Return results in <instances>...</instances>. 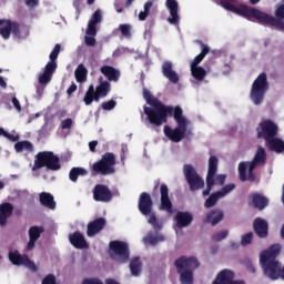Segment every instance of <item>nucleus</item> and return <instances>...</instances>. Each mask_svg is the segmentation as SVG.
<instances>
[{
  "label": "nucleus",
  "instance_id": "obj_7",
  "mask_svg": "<svg viewBox=\"0 0 284 284\" xmlns=\"http://www.w3.org/2000/svg\"><path fill=\"white\" fill-rule=\"evenodd\" d=\"M47 168L51 172H58L61 170V160L52 151H41L36 155L32 171L42 170Z\"/></svg>",
  "mask_w": 284,
  "mask_h": 284
},
{
  "label": "nucleus",
  "instance_id": "obj_38",
  "mask_svg": "<svg viewBox=\"0 0 284 284\" xmlns=\"http://www.w3.org/2000/svg\"><path fill=\"white\" fill-rule=\"evenodd\" d=\"M43 232H45V229H43V226H31L29 229V239H31L33 241H39V239H41V234H43Z\"/></svg>",
  "mask_w": 284,
  "mask_h": 284
},
{
  "label": "nucleus",
  "instance_id": "obj_40",
  "mask_svg": "<svg viewBox=\"0 0 284 284\" xmlns=\"http://www.w3.org/2000/svg\"><path fill=\"white\" fill-rule=\"evenodd\" d=\"M222 199V196L219 194V191L215 193H212L209 199L204 203V207L210 210V207H214L219 203V200Z\"/></svg>",
  "mask_w": 284,
  "mask_h": 284
},
{
  "label": "nucleus",
  "instance_id": "obj_48",
  "mask_svg": "<svg viewBox=\"0 0 284 284\" xmlns=\"http://www.w3.org/2000/svg\"><path fill=\"white\" fill-rule=\"evenodd\" d=\"M101 108L102 110H105V111L114 110L116 108V101L115 100L104 101L102 102Z\"/></svg>",
  "mask_w": 284,
  "mask_h": 284
},
{
  "label": "nucleus",
  "instance_id": "obj_3",
  "mask_svg": "<svg viewBox=\"0 0 284 284\" xmlns=\"http://www.w3.org/2000/svg\"><path fill=\"white\" fill-rule=\"evenodd\" d=\"M265 161H267V152L265 151V148L258 146L252 161L239 163L237 172L240 181L242 183H245V181L254 183V181H256V173H254V170L261 165H265Z\"/></svg>",
  "mask_w": 284,
  "mask_h": 284
},
{
  "label": "nucleus",
  "instance_id": "obj_11",
  "mask_svg": "<svg viewBox=\"0 0 284 284\" xmlns=\"http://www.w3.org/2000/svg\"><path fill=\"white\" fill-rule=\"evenodd\" d=\"M257 139H264L266 143L278 134V125L272 120L262 121L256 128Z\"/></svg>",
  "mask_w": 284,
  "mask_h": 284
},
{
  "label": "nucleus",
  "instance_id": "obj_27",
  "mask_svg": "<svg viewBox=\"0 0 284 284\" xmlns=\"http://www.w3.org/2000/svg\"><path fill=\"white\" fill-rule=\"evenodd\" d=\"M14 206L11 203H3L0 205V225L3 226L8 223V219L12 216Z\"/></svg>",
  "mask_w": 284,
  "mask_h": 284
},
{
  "label": "nucleus",
  "instance_id": "obj_12",
  "mask_svg": "<svg viewBox=\"0 0 284 284\" xmlns=\"http://www.w3.org/2000/svg\"><path fill=\"white\" fill-rule=\"evenodd\" d=\"M21 37V23L12 20L0 19V36L7 41L10 36Z\"/></svg>",
  "mask_w": 284,
  "mask_h": 284
},
{
  "label": "nucleus",
  "instance_id": "obj_30",
  "mask_svg": "<svg viewBox=\"0 0 284 284\" xmlns=\"http://www.w3.org/2000/svg\"><path fill=\"white\" fill-rule=\"evenodd\" d=\"M112 90V84H110L109 81H103L100 79V84L95 88V94L98 95V99H105L108 94H110V91Z\"/></svg>",
  "mask_w": 284,
  "mask_h": 284
},
{
  "label": "nucleus",
  "instance_id": "obj_47",
  "mask_svg": "<svg viewBox=\"0 0 284 284\" xmlns=\"http://www.w3.org/2000/svg\"><path fill=\"white\" fill-rule=\"evenodd\" d=\"M44 72L52 77L57 72V62L49 61L44 67Z\"/></svg>",
  "mask_w": 284,
  "mask_h": 284
},
{
  "label": "nucleus",
  "instance_id": "obj_58",
  "mask_svg": "<svg viewBox=\"0 0 284 284\" xmlns=\"http://www.w3.org/2000/svg\"><path fill=\"white\" fill-rule=\"evenodd\" d=\"M77 90V83L72 82L71 85L67 90V94L70 97L74 94V91Z\"/></svg>",
  "mask_w": 284,
  "mask_h": 284
},
{
  "label": "nucleus",
  "instance_id": "obj_64",
  "mask_svg": "<svg viewBox=\"0 0 284 284\" xmlns=\"http://www.w3.org/2000/svg\"><path fill=\"white\" fill-rule=\"evenodd\" d=\"M105 284H121V283H119L116 280H114V278H106L105 280Z\"/></svg>",
  "mask_w": 284,
  "mask_h": 284
},
{
  "label": "nucleus",
  "instance_id": "obj_59",
  "mask_svg": "<svg viewBox=\"0 0 284 284\" xmlns=\"http://www.w3.org/2000/svg\"><path fill=\"white\" fill-rule=\"evenodd\" d=\"M36 243H37V240L29 239V242L27 244V251L30 252V251L34 250Z\"/></svg>",
  "mask_w": 284,
  "mask_h": 284
},
{
  "label": "nucleus",
  "instance_id": "obj_19",
  "mask_svg": "<svg viewBox=\"0 0 284 284\" xmlns=\"http://www.w3.org/2000/svg\"><path fill=\"white\" fill-rule=\"evenodd\" d=\"M212 284H245V282L234 281V272L225 268L217 274Z\"/></svg>",
  "mask_w": 284,
  "mask_h": 284
},
{
  "label": "nucleus",
  "instance_id": "obj_16",
  "mask_svg": "<svg viewBox=\"0 0 284 284\" xmlns=\"http://www.w3.org/2000/svg\"><path fill=\"white\" fill-rule=\"evenodd\" d=\"M105 225H108V221H105V217H98L92 222H89L87 225V236H89V239H92V236H97V234L105 230Z\"/></svg>",
  "mask_w": 284,
  "mask_h": 284
},
{
  "label": "nucleus",
  "instance_id": "obj_1",
  "mask_svg": "<svg viewBox=\"0 0 284 284\" xmlns=\"http://www.w3.org/2000/svg\"><path fill=\"white\" fill-rule=\"evenodd\" d=\"M143 97L151 106H144V114L151 125L161 128L163 123H168V116H173L178 128L172 129L170 125H164V135L172 143H181L187 133V118L183 115V109L179 105H165L161 100L154 98L152 92L143 89Z\"/></svg>",
  "mask_w": 284,
  "mask_h": 284
},
{
  "label": "nucleus",
  "instance_id": "obj_46",
  "mask_svg": "<svg viewBox=\"0 0 284 284\" xmlns=\"http://www.w3.org/2000/svg\"><path fill=\"white\" fill-rule=\"evenodd\" d=\"M38 81L41 85H48L52 81V75L45 71L39 75Z\"/></svg>",
  "mask_w": 284,
  "mask_h": 284
},
{
  "label": "nucleus",
  "instance_id": "obj_25",
  "mask_svg": "<svg viewBox=\"0 0 284 284\" xmlns=\"http://www.w3.org/2000/svg\"><path fill=\"white\" fill-rule=\"evenodd\" d=\"M100 72L108 79V81H113L114 83L121 79V71L112 65H103L100 68Z\"/></svg>",
  "mask_w": 284,
  "mask_h": 284
},
{
  "label": "nucleus",
  "instance_id": "obj_53",
  "mask_svg": "<svg viewBox=\"0 0 284 284\" xmlns=\"http://www.w3.org/2000/svg\"><path fill=\"white\" fill-rule=\"evenodd\" d=\"M275 14H276L277 19H284V0H283V4H281L276 9Z\"/></svg>",
  "mask_w": 284,
  "mask_h": 284
},
{
  "label": "nucleus",
  "instance_id": "obj_14",
  "mask_svg": "<svg viewBox=\"0 0 284 284\" xmlns=\"http://www.w3.org/2000/svg\"><path fill=\"white\" fill-rule=\"evenodd\" d=\"M93 200L98 203H110L114 199V193L105 184H97L93 187Z\"/></svg>",
  "mask_w": 284,
  "mask_h": 284
},
{
  "label": "nucleus",
  "instance_id": "obj_9",
  "mask_svg": "<svg viewBox=\"0 0 284 284\" xmlns=\"http://www.w3.org/2000/svg\"><path fill=\"white\" fill-rule=\"evenodd\" d=\"M183 172L190 192H199V190L205 187V180L199 175V172L192 164H184Z\"/></svg>",
  "mask_w": 284,
  "mask_h": 284
},
{
  "label": "nucleus",
  "instance_id": "obj_8",
  "mask_svg": "<svg viewBox=\"0 0 284 284\" xmlns=\"http://www.w3.org/2000/svg\"><path fill=\"white\" fill-rule=\"evenodd\" d=\"M270 90L267 73H261L253 82L250 99L254 105H261L265 101V93Z\"/></svg>",
  "mask_w": 284,
  "mask_h": 284
},
{
  "label": "nucleus",
  "instance_id": "obj_61",
  "mask_svg": "<svg viewBox=\"0 0 284 284\" xmlns=\"http://www.w3.org/2000/svg\"><path fill=\"white\" fill-rule=\"evenodd\" d=\"M99 145V142L98 141H91L90 143H89V150L91 151V152H97V146Z\"/></svg>",
  "mask_w": 284,
  "mask_h": 284
},
{
  "label": "nucleus",
  "instance_id": "obj_34",
  "mask_svg": "<svg viewBox=\"0 0 284 284\" xmlns=\"http://www.w3.org/2000/svg\"><path fill=\"white\" fill-rule=\"evenodd\" d=\"M74 75L78 83H85L88 81V68L80 63L74 71Z\"/></svg>",
  "mask_w": 284,
  "mask_h": 284
},
{
  "label": "nucleus",
  "instance_id": "obj_26",
  "mask_svg": "<svg viewBox=\"0 0 284 284\" xmlns=\"http://www.w3.org/2000/svg\"><path fill=\"white\" fill-rule=\"evenodd\" d=\"M195 43L201 47L202 51L193 59L191 68H199V63H201V61H203L205 57L210 54V47L207 44H204L201 40H195Z\"/></svg>",
  "mask_w": 284,
  "mask_h": 284
},
{
  "label": "nucleus",
  "instance_id": "obj_22",
  "mask_svg": "<svg viewBox=\"0 0 284 284\" xmlns=\"http://www.w3.org/2000/svg\"><path fill=\"white\" fill-rule=\"evenodd\" d=\"M103 17L101 16V10H95L92 14L91 19L89 20L87 34L88 37H97V24L101 23Z\"/></svg>",
  "mask_w": 284,
  "mask_h": 284
},
{
  "label": "nucleus",
  "instance_id": "obj_10",
  "mask_svg": "<svg viewBox=\"0 0 284 284\" xmlns=\"http://www.w3.org/2000/svg\"><path fill=\"white\" fill-rule=\"evenodd\" d=\"M111 250V258L119 263H128L130 260V248L128 243L121 241H112L109 245Z\"/></svg>",
  "mask_w": 284,
  "mask_h": 284
},
{
  "label": "nucleus",
  "instance_id": "obj_55",
  "mask_svg": "<svg viewBox=\"0 0 284 284\" xmlns=\"http://www.w3.org/2000/svg\"><path fill=\"white\" fill-rule=\"evenodd\" d=\"M4 138L8 139L9 141H12L13 143L19 141V135L8 133V131H6Z\"/></svg>",
  "mask_w": 284,
  "mask_h": 284
},
{
  "label": "nucleus",
  "instance_id": "obj_24",
  "mask_svg": "<svg viewBox=\"0 0 284 284\" xmlns=\"http://www.w3.org/2000/svg\"><path fill=\"white\" fill-rule=\"evenodd\" d=\"M162 74L165 79H169L171 83H179V73L172 69V62L165 61L162 64Z\"/></svg>",
  "mask_w": 284,
  "mask_h": 284
},
{
  "label": "nucleus",
  "instance_id": "obj_41",
  "mask_svg": "<svg viewBox=\"0 0 284 284\" xmlns=\"http://www.w3.org/2000/svg\"><path fill=\"white\" fill-rule=\"evenodd\" d=\"M148 223L152 225V227L155 230V232H160V230L163 229V224L159 222L156 219V213L152 212L149 214Z\"/></svg>",
  "mask_w": 284,
  "mask_h": 284
},
{
  "label": "nucleus",
  "instance_id": "obj_45",
  "mask_svg": "<svg viewBox=\"0 0 284 284\" xmlns=\"http://www.w3.org/2000/svg\"><path fill=\"white\" fill-rule=\"evenodd\" d=\"M61 52V44H55L53 50L51 51L49 59L51 62L57 63V59H59V53Z\"/></svg>",
  "mask_w": 284,
  "mask_h": 284
},
{
  "label": "nucleus",
  "instance_id": "obj_51",
  "mask_svg": "<svg viewBox=\"0 0 284 284\" xmlns=\"http://www.w3.org/2000/svg\"><path fill=\"white\" fill-rule=\"evenodd\" d=\"M73 123L74 122L72 121L71 118H67L65 120L61 121V129L62 130H71Z\"/></svg>",
  "mask_w": 284,
  "mask_h": 284
},
{
  "label": "nucleus",
  "instance_id": "obj_15",
  "mask_svg": "<svg viewBox=\"0 0 284 284\" xmlns=\"http://www.w3.org/2000/svg\"><path fill=\"white\" fill-rule=\"evenodd\" d=\"M138 207L143 216H150V214H152L154 202L152 201L150 193L143 192L140 194Z\"/></svg>",
  "mask_w": 284,
  "mask_h": 284
},
{
  "label": "nucleus",
  "instance_id": "obj_56",
  "mask_svg": "<svg viewBox=\"0 0 284 284\" xmlns=\"http://www.w3.org/2000/svg\"><path fill=\"white\" fill-rule=\"evenodd\" d=\"M24 3L28 8H37L39 0H26Z\"/></svg>",
  "mask_w": 284,
  "mask_h": 284
},
{
  "label": "nucleus",
  "instance_id": "obj_60",
  "mask_svg": "<svg viewBox=\"0 0 284 284\" xmlns=\"http://www.w3.org/2000/svg\"><path fill=\"white\" fill-rule=\"evenodd\" d=\"M152 6H154L153 1H148L144 3V10L143 12H146L148 14H150V9L152 8Z\"/></svg>",
  "mask_w": 284,
  "mask_h": 284
},
{
  "label": "nucleus",
  "instance_id": "obj_28",
  "mask_svg": "<svg viewBox=\"0 0 284 284\" xmlns=\"http://www.w3.org/2000/svg\"><path fill=\"white\" fill-rule=\"evenodd\" d=\"M251 199L255 210L263 211L270 205V200L262 194L254 193L251 195Z\"/></svg>",
  "mask_w": 284,
  "mask_h": 284
},
{
  "label": "nucleus",
  "instance_id": "obj_23",
  "mask_svg": "<svg viewBox=\"0 0 284 284\" xmlns=\"http://www.w3.org/2000/svg\"><path fill=\"white\" fill-rule=\"evenodd\" d=\"M166 8L171 16V18H169V23L178 26L179 21H181V18L179 17V2L176 0H166Z\"/></svg>",
  "mask_w": 284,
  "mask_h": 284
},
{
  "label": "nucleus",
  "instance_id": "obj_54",
  "mask_svg": "<svg viewBox=\"0 0 284 284\" xmlns=\"http://www.w3.org/2000/svg\"><path fill=\"white\" fill-rule=\"evenodd\" d=\"M85 43L87 45L94 48V45H97V39H94V36L85 37Z\"/></svg>",
  "mask_w": 284,
  "mask_h": 284
},
{
  "label": "nucleus",
  "instance_id": "obj_20",
  "mask_svg": "<svg viewBox=\"0 0 284 284\" xmlns=\"http://www.w3.org/2000/svg\"><path fill=\"white\" fill-rule=\"evenodd\" d=\"M69 241L75 250H88L90 245L88 244V241H85V236L83 233L75 231L73 234L69 235Z\"/></svg>",
  "mask_w": 284,
  "mask_h": 284
},
{
  "label": "nucleus",
  "instance_id": "obj_6",
  "mask_svg": "<svg viewBox=\"0 0 284 284\" xmlns=\"http://www.w3.org/2000/svg\"><path fill=\"white\" fill-rule=\"evenodd\" d=\"M115 165L116 155L112 152H106L98 162L91 165V176H110V174L116 172Z\"/></svg>",
  "mask_w": 284,
  "mask_h": 284
},
{
  "label": "nucleus",
  "instance_id": "obj_35",
  "mask_svg": "<svg viewBox=\"0 0 284 284\" xmlns=\"http://www.w3.org/2000/svg\"><path fill=\"white\" fill-rule=\"evenodd\" d=\"M79 176H88V170L83 168H72L69 172V179L72 183H77L79 181Z\"/></svg>",
  "mask_w": 284,
  "mask_h": 284
},
{
  "label": "nucleus",
  "instance_id": "obj_49",
  "mask_svg": "<svg viewBox=\"0 0 284 284\" xmlns=\"http://www.w3.org/2000/svg\"><path fill=\"white\" fill-rule=\"evenodd\" d=\"M230 232L227 230L220 231L213 235V241H216L217 243L223 241L224 239H227V235Z\"/></svg>",
  "mask_w": 284,
  "mask_h": 284
},
{
  "label": "nucleus",
  "instance_id": "obj_33",
  "mask_svg": "<svg viewBox=\"0 0 284 284\" xmlns=\"http://www.w3.org/2000/svg\"><path fill=\"white\" fill-rule=\"evenodd\" d=\"M223 211L221 210H213L207 213L205 223H211V225H219L221 221H223Z\"/></svg>",
  "mask_w": 284,
  "mask_h": 284
},
{
  "label": "nucleus",
  "instance_id": "obj_13",
  "mask_svg": "<svg viewBox=\"0 0 284 284\" xmlns=\"http://www.w3.org/2000/svg\"><path fill=\"white\" fill-rule=\"evenodd\" d=\"M9 261L12 263V265H24V267H28V270H31V272H37L38 267L37 264L30 257L26 254H20L17 250L9 252Z\"/></svg>",
  "mask_w": 284,
  "mask_h": 284
},
{
  "label": "nucleus",
  "instance_id": "obj_21",
  "mask_svg": "<svg viewBox=\"0 0 284 284\" xmlns=\"http://www.w3.org/2000/svg\"><path fill=\"white\" fill-rule=\"evenodd\" d=\"M174 220L179 230H183V227H189V225H192L194 216L190 212L179 211L175 214Z\"/></svg>",
  "mask_w": 284,
  "mask_h": 284
},
{
  "label": "nucleus",
  "instance_id": "obj_52",
  "mask_svg": "<svg viewBox=\"0 0 284 284\" xmlns=\"http://www.w3.org/2000/svg\"><path fill=\"white\" fill-rule=\"evenodd\" d=\"M81 284H103L99 277H88L82 281Z\"/></svg>",
  "mask_w": 284,
  "mask_h": 284
},
{
  "label": "nucleus",
  "instance_id": "obj_62",
  "mask_svg": "<svg viewBox=\"0 0 284 284\" xmlns=\"http://www.w3.org/2000/svg\"><path fill=\"white\" fill-rule=\"evenodd\" d=\"M150 16V13H146L145 11H141L138 16L139 21H145V19H148V17Z\"/></svg>",
  "mask_w": 284,
  "mask_h": 284
},
{
  "label": "nucleus",
  "instance_id": "obj_37",
  "mask_svg": "<svg viewBox=\"0 0 284 284\" xmlns=\"http://www.w3.org/2000/svg\"><path fill=\"white\" fill-rule=\"evenodd\" d=\"M14 150L16 152H23V150H26L27 152H33L34 146L30 141H20L14 144Z\"/></svg>",
  "mask_w": 284,
  "mask_h": 284
},
{
  "label": "nucleus",
  "instance_id": "obj_36",
  "mask_svg": "<svg viewBox=\"0 0 284 284\" xmlns=\"http://www.w3.org/2000/svg\"><path fill=\"white\" fill-rule=\"evenodd\" d=\"M142 267H143V264L141 263V258L140 257H134L130 262V270H131L132 276H139V274H141V268Z\"/></svg>",
  "mask_w": 284,
  "mask_h": 284
},
{
  "label": "nucleus",
  "instance_id": "obj_57",
  "mask_svg": "<svg viewBox=\"0 0 284 284\" xmlns=\"http://www.w3.org/2000/svg\"><path fill=\"white\" fill-rule=\"evenodd\" d=\"M12 104L16 108V110L18 112H21V103L19 102V99H17L16 97L12 98Z\"/></svg>",
  "mask_w": 284,
  "mask_h": 284
},
{
  "label": "nucleus",
  "instance_id": "obj_31",
  "mask_svg": "<svg viewBox=\"0 0 284 284\" xmlns=\"http://www.w3.org/2000/svg\"><path fill=\"white\" fill-rule=\"evenodd\" d=\"M271 152H276V154H283L284 152V141L281 138L274 136L266 142Z\"/></svg>",
  "mask_w": 284,
  "mask_h": 284
},
{
  "label": "nucleus",
  "instance_id": "obj_42",
  "mask_svg": "<svg viewBox=\"0 0 284 284\" xmlns=\"http://www.w3.org/2000/svg\"><path fill=\"white\" fill-rule=\"evenodd\" d=\"M118 30L121 32L123 39H132V24L122 23Z\"/></svg>",
  "mask_w": 284,
  "mask_h": 284
},
{
  "label": "nucleus",
  "instance_id": "obj_63",
  "mask_svg": "<svg viewBox=\"0 0 284 284\" xmlns=\"http://www.w3.org/2000/svg\"><path fill=\"white\" fill-rule=\"evenodd\" d=\"M68 111L65 110H59L55 112V116H58V119H63L64 116H67Z\"/></svg>",
  "mask_w": 284,
  "mask_h": 284
},
{
  "label": "nucleus",
  "instance_id": "obj_32",
  "mask_svg": "<svg viewBox=\"0 0 284 284\" xmlns=\"http://www.w3.org/2000/svg\"><path fill=\"white\" fill-rule=\"evenodd\" d=\"M83 101H84L85 105H92L93 101H95V103H99L100 99L94 89V84L89 85V88L84 94Z\"/></svg>",
  "mask_w": 284,
  "mask_h": 284
},
{
  "label": "nucleus",
  "instance_id": "obj_18",
  "mask_svg": "<svg viewBox=\"0 0 284 284\" xmlns=\"http://www.w3.org/2000/svg\"><path fill=\"white\" fill-rule=\"evenodd\" d=\"M253 230L258 239H267L270 224L263 217H256L253 222Z\"/></svg>",
  "mask_w": 284,
  "mask_h": 284
},
{
  "label": "nucleus",
  "instance_id": "obj_4",
  "mask_svg": "<svg viewBox=\"0 0 284 284\" xmlns=\"http://www.w3.org/2000/svg\"><path fill=\"white\" fill-rule=\"evenodd\" d=\"M201 263L195 256L182 255L174 261L175 270L180 276L181 284H194V271L199 270Z\"/></svg>",
  "mask_w": 284,
  "mask_h": 284
},
{
  "label": "nucleus",
  "instance_id": "obj_29",
  "mask_svg": "<svg viewBox=\"0 0 284 284\" xmlns=\"http://www.w3.org/2000/svg\"><path fill=\"white\" fill-rule=\"evenodd\" d=\"M40 203L43 207H48V210H57V202H54V195L42 192L40 193Z\"/></svg>",
  "mask_w": 284,
  "mask_h": 284
},
{
  "label": "nucleus",
  "instance_id": "obj_5",
  "mask_svg": "<svg viewBox=\"0 0 284 284\" xmlns=\"http://www.w3.org/2000/svg\"><path fill=\"white\" fill-rule=\"evenodd\" d=\"M216 172H219V158L211 155L209 159V170L206 174V189L202 192L203 196H210V192H212V187H214V185H225V179H227V175H216Z\"/></svg>",
  "mask_w": 284,
  "mask_h": 284
},
{
  "label": "nucleus",
  "instance_id": "obj_39",
  "mask_svg": "<svg viewBox=\"0 0 284 284\" xmlns=\"http://www.w3.org/2000/svg\"><path fill=\"white\" fill-rule=\"evenodd\" d=\"M192 77L196 79V81H203L207 75V72L202 67H191Z\"/></svg>",
  "mask_w": 284,
  "mask_h": 284
},
{
  "label": "nucleus",
  "instance_id": "obj_44",
  "mask_svg": "<svg viewBox=\"0 0 284 284\" xmlns=\"http://www.w3.org/2000/svg\"><path fill=\"white\" fill-rule=\"evenodd\" d=\"M163 241H165V237L163 235H148L146 237H144V243H149V245H156V243H161Z\"/></svg>",
  "mask_w": 284,
  "mask_h": 284
},
{
  "label": "nucleus",
  "instance_id": "obj_17",
  "mask_svg": "<svg viewBox=\"0 0 284 284\" xmlns=\"http://www.w3.org/2000/svg\"><path fill=\"white\" fill-rule=\"evenodd\" d=\"M160 210H163L164 212H169V214H172L173 205L172 200H170V189L168 187V184L160 185Z\"/></svg>",
  "mask_w": 284,
  "mask_h": 284
},
{
  "label": "nucleus",
  "instance_id": "obj_50",
  "mask_svg": "<svg viewBox=\"0 0 284 284\" xmlns=\"http://www.w3.org/2000/svg\"><path fill=\"white\" fill-rule=\"evenodd\" d=\"M252 239H254V233L250 232L242 236V245H250L252 243Z\"/></svg>",
  "mask_w": 284,
  "mask_h": 284
},
{
  "label": "nucleus",
  "instance_id": "obj_2",
  "mask_svg": "<svg viewBox=\"0 0 284 284\" xmlns=\"http://www.w3.org/2000/svg\"><path fill=\"white\" fill-rule=\"evenodd\" d=\"M220 6H222L224 10L235 12V14H240V17L248 19V21H252V19H256L258 23H263L264 26H272L273 28H284V22L274 18V16H270L268 13L262 12L261 10L254 7H250L247 4L236 7L232 4L230 0H221Z\"/></svg>",
  "mask_w": 284,
  "mask_h": 284
},
{
  "label": "nucleus",
  "instance_id": "obj_43",
  "mask_svg": "<svg viewBox=\"0 0 284 284\" xmlns=\"http://www.w3.org/2000/svg\"><path fill=\"white\" fill-rule=\"evenodd\" d=\"M234 190H236V184L234 183H230L224 185L220 191H217V193L223 197L227 196V194H230V192H234Z\"/></svg>",
  "mask_w": 284,
  "mask_h": 284
}]
</instances>
